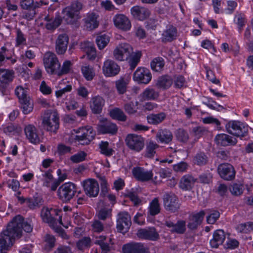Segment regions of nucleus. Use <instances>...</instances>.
<instances>
[{
    "label": "nucleus",
    "instance_id": "f257e3e1",
    "mask_svg": "<svg viewBox=\"0 0 253 253\" xmlns=\"http://www.w3.org/2000/svg\"><path fill=\"white\" fill-rule=\"evenodd\" d=\"M20 217L18 216L12 222H9L6 229L0 235V253H7L13 244L16 236L20 234L19 228H17L20 223Z\"/></svg>",
    "mask_w": 253,
    "mask_h": 253
},
{
    "label": "nucleus",
    "instance_id": "f03ea898",
    "mask_svg": "<svg viewBox=\"0 0 253 253\" xmlns=\"http://www.w3.org/2000/svg\"><path fill=\"white\" fill-rule=\"evenodd\" d=\"M83 8V4L79 1H74L63 10V19L67 24H73L79 18L78 13Z\"/></svg>",
    "mask_w": 253,
    "mask_h": 253
},
{
    "label": "nucleus",
    "instance_id": "7ed1b4c3",
    "mask_svg": "<svg viewBox=\"0 0 253 253\" xmlns=\"http://www.w3.org/2000/svg\"><path fill=\"white\" fill-rule=\"evenodd\" d=\"M43 63L46 72L50 75H56L61 64L55 53L48 51L44 53Z\"/></svg>",
    "mask_w": 253,
    "mask_h": 253
},
{
    "label": "nucleus",
    "instance_id": "20e7f679",
    "mask_svg": "<svg viewBox=\"0 0 253 253\" xmlns=\"http://www.w3.org/2000/svg\"><path fill=\"white\" fill-rule=\"evenodd\" d=\"M15 94L18 97L24 114H28L33 109V103L29 97L27 96L26 91L21 86H18L15 90Z\"/></svg>",
    "mask_w": 253,
    "mask_h": 253
},
{
    "label": "nucleus",
    "instance_id": "39448f33",
    "mask_svg": "<svg viewBox=\"0 0 253 253\" xmlns=\"http://www.w3.org/2000/svg\"><path fill=\"white\" fill-rule=\"evenodd\" d=\"M227 132L235 136L243 137L248 133V126L239 121H232L226 125Z\"/></svg>",
    "mask_w": 253,
    "mask_h": 253
},
{
    "label": "nucleus",
    "instance_id": "423d86ee",
    "mask_svg": "<svg viewBox=\"0 0 253 253\" xmlns=\"http://www.w3.org/2000/svg\"><path fill=\"white\" fill-rule=\"evenodd\" d=\"M42 124L46 130L55 132L59 126V117L57 113L54 112L44 114Z\"/></svg>",
    "mask_w": 253,
    "mask_h": 253
},
{
    "label": "nucleus",
    "instance_id": "0eeeda50",
    "mask_svg": "<svg viewBox=\"0 0 253 253\" xmlns=\"http://www.w3.org/2000/svg\"><path fill=\"white\" fill-rule=\"evenodd\" d=\"M76 192V185L72 182H68L63 184L59 188L58 195L63 202H68L74 197Z\"/></svg>",
    "mask_w": 253,
    "mask_h": 253
},
{
    "label": "nucleus",
    "instance_id": "6e6552de",
    "mask_svg": "<svg viewBox=\"0 0 253 253\" xmlns=\"http://www.w3.org/2000/svg\"><path fill=\"white\" fill-rule=\"evenodd\" d=\"M165 209L171 212L177 211L180 208V204L176 196L172 192H167L163 196Z\"/></svg>",
    "mask_w": 253,
    "mask_h": 253
},
{
    "label": "nucleus",
    "instance_id": "1a4fd4ad",
    "mask_svg": "<svg viewBox=\"0 0 253 253\" xmlns=\"http://www.w3.org/2000/svg\"><path fill=\"white\" fill-rule=\"evenodd\" d=\"M126 146L135 152L141 151L144 147V139L140 135L135 134H128L125 139Z\"/></svg>",
    "mask_w": 253,
    "mask_h": 253
},
{
    "label": "nucleus",
    "instance_id": "9d476101",
    "mask_svg": "<svg viewBox=\"0 0 253 253\" xmlns=\"http://www.w3.org/2000/svg\"><path fill=\"white\" fill-rule=\"evenodd\" d=\"M20 6L26 10L22 13V17L28 20H31L35 17L36 11V9L39 7V4L34 3V0H20Z\"/></svg>",
    "mask_w": 253,
    "mask_h": 253
},
{
    "label": "nucleus",
    "instance_id": "9b49d317",
    "mask_svg": "<svg viewBox=\"0 0 253 253\" xmlns=\"http://www.w3.org/2000/svg\"><path fill=\"white\" fill-rule=\"evenodd\" d=\"M132 52L131 45L127 43L119 44L113 51V57L118 61H122L127 59Z\"/></svg>",
    "mask_w": 253,
    "mask_h": 253
},
{
    "label": "nucleus",
    "instance_id": "f8f14e48",
    "mask_svg": "<svg viewBox=\"0 0 253 253\" xmlns=\"http://www.w3.org/2000/svg\"><path fill=\"white\" fill-rule=\"evenodd\" d=\"M131 225V216L126 211H121L117 215V229L121 233L126 232Z\"/></svg>",
    "mask_w": 253,
    "mask_h": 253
},
{
    "label": "nucleus",
    "instance_id": "ddd939ff",
    "mask_svg": "<svg viewBox=\"0 0 253 253\" xmlns=\"http://www.w3.org/2000/svg\"><path fill=\"white\" fill-rule=\"evenodd\" d=\"M95 135L92 127L82 128L79 129L78 134L76 135L75 139L81 145H87L94 139Z\"/></svg>",
    "mask_w": 253,
    "mask_h": 253
},
{
    "label": "nucleus",
    "instance_id": "4468645a",
    "mask_svg": "<svg viewBox=\"0 0 253 253\" xmlns=\"http://www.w3.org/2000/svg\"><path fill=\"white\" fill-rule=\"evenodd\" d=\"M85 194L89 197H96L99 192L97 181L91 178L83 181L82 183Z\"/></svg>",
    "mask_w": 253,
    "mask_h": 253
},
{
    "label": "nucleus",
    "instance_id": "2eb2a0df",
    "mask_svg": "<svg viewBox=\"0 0 253 253\" xmlns=\"http://www.w3.org/2000/svg\"><path fill=\"white\" fill-rule=\"evenodd\" d=\"M120 66L114 60H106L102 66V72L106 77H112L117 75L120 72Z\"/></svg>",
    "mask_w": 253,
    "mask_h": 253
},
{
    "label": "nucleus",
    "instance_id": "dca6fc26",
    "mask_svg": "<svg viewBox=\"0 0 253 253\" xmlns=\"http://www.w3.org/2000/svg\"><path fill=\"white\" fill-rule=\"evenodd\" d=\"M220 176L226 180H232L235 176V170L230 164L224 163L219 165L217 168Z\"/></svg>",
    "mask_w": 253,
    "mask_h": 253
},
{
    "label": "nucleus",
    "instance_id": "f3484780",
    "mask_svg": "<svg viewBox=\"0 0 253 253\" xmlns=\"http://www.w3.org/2000/svg\"><path fill=\"white\" fill-rule=\"evenodd\" d=\"M133 80L139 83L147 84L152 79V75L150 70L144 67L137 69L133 76Z\"/></svg>",
    "mask_w": 253,
    "mask_h": 253
},
{
    "label": "nucleus",
    "instance_id": "a211bd4d",
    "mask_svg": "<svg viewBox=\"0 0 253 253\" xmlns=\"http://www.w3.org/2000/svg\"><path fill=\"white\" fill-rule=\"evenodd\" d=\"M123 253H149V249L141 243H130L124 245Z\"/></svg>",
    "mask_w": 253,
    "mask_h": 253
},
{
    "label": "nucleus",
    "instance_id": "6ab92c4d",
    "mask_svg": "<svg viewBox=\"0 0 253 253\" xmlns=\"http://www.w3.org/2000/svg\"><path fill=\"white\" fill-rule=\"evenodd\" d=\"M97 128L98 131L102 134L111 133L114 134L117 132L118 130L115 124L105 119L100 120Z\"/></svg>",
    "mask_w": 253,
    "mask_h": 253
},
{
    "label": "nucleus",
    "instance_id": "aec40b11",
    "mask_svg": "<svg viewBox=\"0 0 253 253\" xmlns=\"http://www.w3.org/2000/svg\"><path fill=\"white\" fill-rule=\"evenodd\" d=\"M54 214L58 215V211L55 209L49 210L45 207L42 208L41 213L42 220L53 228L56 225V219L52 216Z\"/></svg>",
    "mask_w": 253,
    "mask_h": 253
},
{
    "label": "nucleus",
    "instance_id": "412c9836",
    "mask_svg": "<svg viewBox=\"0 0 253 253\" xmlns=\"http://www.w3.org/2000/svg\"><path fill=\"white\" fill-rule=\"evenodd\" d=\"M130 12L134 18L140 21L147 19L151 15L149 8L138 5L131 7Z\"/></svg>",
    "mask_w": 253,
    "mask_h": 253
},
{
    "label": "nucleus",
    "instance_id": "4be33fe9",
    "mask_svg": "<svg viewBox=\"0 0 253 253\" xmlns=\"http://www.w3.org/2000/svg\"><path fill=\"white\" fill-rule=\"evenodd\" d=\"M137 235L140 238L151 241H156L159 238V235L154 227L140 229Z\"/></svg>",
    "mask_w": 253,
    "mask_h": 253
},
{
    "label": "nucleus",
    "instance_id": "5701e85b",
    "mask_svg": "<svg viewBox=\"0 0 253 253\" xmlns=\"http://www.w3.org/2000/svg\"><path fill=\"white\" fill-rule=\"evenodd\" d=\"M24 132L26 138L32 143L37 144L40 143L41 140L38 133V129L33 125H28L24 128Z\"/></svg>",
    "mask_w": 253,
    "mask_h": 253
},
{
    "label": "nucleus",
    "instance_id": "b1692460",
    "mask_svg": "<svg viewBox=\"0 0 253 253\" xmlns=\"http://www.w3.org/2000/svg\"><path fill=\"white\" fill-rule=\"evenodd\" d=\"M113 21L116 27L123 31H128L131 28L130 20L124 14L116 15L113 18Z\"/></svg>",
    "mask_w": 253,
    "mask_h": 253
},
{
    "label": "nucleus",
    "instance_id": "393cba45",
    "mask_svg": "<svg viewBox=\"0 0 253 253\" xmlns=\"http://www.w3.org/2000/svg\"><path fill=\"white\" fill-rule=\"evenodd\" d=\"M133 176L141 181H147L151 180L153 176L152 170H145L140 167L134 168L132 169Z\"/></svg>",
    "mask_w": 253,
    "mask_h": 253
},
{
    "label": "nucleus",
    "instance_id": "a878e982",
    "mask_svg": "<svg viewBox=\"0 0 253 253\" xmlns=\"http://www.w3.org/2000/svg\"><path fill=\"white\" fill-rule=\"evenodd\" d=\"M214 140L218 145L222 146L235 145L237 143V140L231 136L225 133L217 134Z\"/></svg>",
    "mask_w": 253,
    "mask_h": 253
},
{
    "label": "nucleus",
    "instance_id": "bb28decb",
    "mask_svg": "<svg viewBox=\"0 0 253 253\" xmlns=\"http://www.w3.org/2000/svg\"><path fill=\"white\" fill-rule=\"evenodd\" d=\"M105 104V100L99 95L94 96L90 99L89 105L92 112L94 114L101 113Z\"/></svg>",
    "mask_w": 253,
    "mask_h": 253
},
{
    "label": "nucleus",
    "instance_id": "cd10ccee",
    "mask_svg": "<svg viewBox=\"0 0 253 253\" xmlns=\"http://www.w3.org/2000/svg\"><path fill=\"white\" fill-rule=\"evenodd\" d=\"M206 213L204 211H201L196 213L190 215L187 227L190 230H195L200 225L204 219Z\"/></svg>",
    "mask_w": 253,
    "mask_h": 253
},
{
    "label": "nucleus",
    "instance_id": "c85d7f7f",
    "mask_svg": "<svg viewBox=\"0 0 253 253\" xmlns=\"http://www.w3.org/2000/svg\"><path fill=\"white\" fill-rule=\"evenodd\" d=\"M165 225L170 228V231L171 233L182 234L186 231V222L184 220H178L176 223H174L170 220H166Z\"/></svg>",
    "mask_w": 253,
    "mask_h": 253
},
{
    "label": "nucleus",
    "instance_id": "c756f323",
    "mask_svg": "<svg viewBox=\"0 0 253 253\" xmlns=\"http://www.w3.org/2000/svg\"><path fill=\"white\" fill-rule=\"evenodd\" d=\"M69 38L66 34L59 35L56 41L55 50L58 54H63L67 50Z\"/></svg>",
    "mask_w": 253,
    "mask_h": 253
},
{
    "label": "nucleus",
    "instance_id": "7c9ffc66",
    "mask_svg": "<svg viewBox=\"0 0 253 253\" xmlns=\"http://www.w3.org/2000/svg\"><path fill=\"white\" fill-rule=\"evenodd\" d=\"M98 16L94 13H87L84 19V27L88 30H92L96 28L99 25Z\"/></svg>",
    "mask_w": 253,
    "mask_h": 253
},
{
    "label": "nucleus",
    "instance_id": "2f4dec72",
    "mask_svg": "<svg viewBox=\"0 0 253 253\" xmlns=\"http://www.w3.org/2000/svg\"><path fill=\"white\" fill-rule=\"evenodd\" d=\"M196 181L193 176L189 174L183 176L179 182V187L184 190H190L193 187Z\"/></svg>",
    "mask_w": 253,
    "mask_h": 253
},
{
    "label": "nucleus",
    "instance_id": "473e14b6",
    "mask_svg": "<svg viewBox=\"0 0 253 253\" xmlns=\"http://www.w3.org/2000/svg\"><path fill=\"white\" fill-rule=\"evenodd\" d=\"M225 239V234L223 230H217L213 234V238L210 241V244L212 248H217L221 245Z\"/></svg>",
    "mask_w": 253,
    "mask_h": 253
},
{
    "label": "nucleus",
    "instance_id": "72a5a7b5",
    "mask_svg": "<svg viewBox=\"0 0 253 253\" xmlns=\"http://www.w3.org/2000/svg\"><path fill=\"white\" fill-rule=\"evenodd\" d=\"M173 135L171 132L167 129H160L156 134V138L158 142L168 144L172 140Z\"/></svg>",
    "mask_w": 253,
    "mask_h": 253
},
{
    "label": "nucleus",
    "instance_id": "f704fd0d",
    "mask_svg": "<svg viewBox=\"0 0 253 253\" xmlns=\"http://www.w3.org/2000/svg\"><path fill=\"white\" fill-rule=\"evenodd\" d=\"M176 28L172 25H169L162 34V41L163 42H171L176 38Z\"/></svg>",
    "mask_w": 253,
    "mask_h": 253
},
{
    "label": "nucleus",
    "instance_id": "c9c22d12",
    "mask_svg": "<svg viewBox=\"0 0 253 253\" xmlns=\"http://www.w3.org/2000/svg\"><path fill=\"white\" fill-rule=\"evenodd\" d=\"M173 81L171 77L165 75L159 77L156 83V86L164 89L169 88L172 84Z\"/></svg>",
    "mask_w": 253,
    "mask_h": 253
},
{
    "label": "nucleus",
    "instance_id": "e433bc0d",
    "mask_svg": "<svg viewBox=\"0 0 253 253\" xmlns=\"http://www.w3.org/2000/svg\"><path fill=\"white\" fill-rule=\"evenodd\" d=\"M166 116V114L164 112H161L158 114H152L147 117V120L149 124L156 125L165 120Z\"/></svg>",
    "mask_w": 253,
    "mask_h": 253
},
{
    "label": "nucleus",
    "instance_id": "4c0bfd02",
    "mask_svg": "<svg viewBox=\"0 0 253 253\" xmlns=\"http://www.w3.org/2000/svg\"><path fill=\"white\" fill-rule=\"evenodd\" d=\"M81 47L86 53L90 59H95L96 55V49L91 42H84L81 44Z\"/></svg>",
    "mask_w": 253,
    "mask_h": 253
},
{
    "label": "nucleus",
    "instance_id": "58836bf2",
    "mask_svg": "<svg viewBox=\"0 0 253 253\" xmlns=\"http://www.w3.org/2000/svg\"><path fill=\"white\" fill-rule=\"evenodd\" d=\"M144 100H154L159 96V92L151 87L146 88L141 94Z\"/></svg>",
    "mask_w": 253,
    "mask_h": 253
},
{
    "label": "nucleus",
    "instance_id": "ea45409f",
    "mask_svg": "<svg viewBox=\"0 0 253 253\" xmlns=\"http://www.w3.org/2000/svg\"><path fill=\"white\" fill-rule=\"evenodd\" d=\"M45 19L47 23L45 24L46 28L48 30L53 31L57 28L61 23L62 18L60 16H57L54 19H50L49 17H46Z\"/></svg>",
    "mask_w": 253,
    "mask_h": 253
},
{
    "label": "nucleus",
    "instance_id": "a19ab883",
    "mask_svg": "<svg viewBox=\"0 0 253 253\" xmlns=\"http://www.w3.org/2000/svg\"><path fill=\"white\" fill-rule=\"evenodd\" d=\"M18 216L20 217L21 218V220L20 219L19 221V225L18 224V226H17V228H18V229L19 228L20 230V234L19 236L16 237V238H19L22 236V229H23L27 233H30L32 231L33 228V226H32L30 223H29L27 222H24V218H23L22 216H21L20 215L16 216L14 218H13V219L11 220L10 222H12L14 219Z\"/></svg>",
    "mask_w": 253,
    "mask_h": 253
},
{
    "label": "nucleus",
    "instance_id": "79ce46f5",
    "mask_svg": "<svg viewBox=\"0 0 253 253\" xmlns=\"http://www.w3.org/2000/svg\"><path fill=\"white\" fill-rule=\"evenodd\" d=\"M14 72L12 70L0 69V82L3 83H9L13 80Z\"/></svg>",
    "mask_w": 253,
    "mask_h": 253
},
{
    "label": "nucleus",
    "instance_id": "37998d69",
    "mask_svg": "<svg viewBox=\"0 0 253 253\" xmlns=\"http://www.w3.org/2000/svg\"><path fill=\"white\" fill-rule=\"evenodd\" d=\"M176 139L183 143H186L189 139V135L188 132L183 128H179L175 132Z\"/></svg>",
    "mask_w": 253,
    "mask_h": 253
},
{
    "label": "nucleus",
    "instance_id": "c03bdc74",
    "mask_svg": "<svg viewBox=\"0 0 253 253\" xmlns=\"http://www.w3.org/2000/svg\"><path fill=\"white\" fill-rule=\"evenodd\" d=\"M149 213L152 216H155L160 212L161 208L158 198H155L150 203Z\"/></svg>",
    "mask_w": 253,
    "mask_h": 253
},
{
    "label": "nucleus",
    "instance_id": "a18cd8bd",
    "mask_svg": "<svg viewBox=\"0 0 253 253\" xmlns=\"http://www.w3.org/2000/svg\"><path fill=\"white\" fill-rule=\"evenodd\" d=\"M43 203L42 199L39 196L34 197L32 198L26 199L27 206L31 209H34L40 207Z\"/></svg>",
    "mask_w": 253,
    "mask_h": 253
},
{
    "label": "nucleus",
    "instance_id": "49530a36",
    "mask_svg": "<svg viewBox=\"0 0 253 253\" xmlns=\"http://www.w3.org/2000/svg\"><path fill=\"white\" fill-rule=\"evenodd\" d=\"M110 116L114 119L120 121H126V116L121 109L118 108H114L110 112Z\"/></svg>",
    "mask_w": 253,
    "mask_h": 253
},
{
    "label": "nucleus",
    "instance_id": "de8ad7c7",
    "mask_svg": "<svg viewBox=\"0 0 253 253\" xmlns=\"http://www.w3.org/2000/svg\"><path fill=\"white\" fill-rule=\"evenodd\" d=\"M164 65V60L162 57L155 58L151 63V69L156 72L162 71Z\"/></svg>",
    "mask_w": 253,
    "mask_h": 253
},
{
    "label": "nucleus",
    "instance_id": "09e8293b",
    "mask_svg": "<svg viewBox=\"0 0 253 253\" xmlns=\"http://www.w3.org/2000/svg\"><path fill=\"white\" fill-rule=\"evenodd\" d=\"M159 145L152 141H150L147 145L146 148L145 157L149 158H152L156 154L155 150L158 148Z\"/></svg>",
    "mask_w": 253,
    "mask_h": 253
},
{
    "label": "nucleus",
    "instance_id": "8fccbe9b",
    "mask_svg": "<svg viewBox=\"0 0 253 253\" xmlns=\"http://www.w3.org/2000/svg\"><path fill=\"white\" fill-rule=\"evenodd\" d=\"M207 131L205 127L201 126H196L192 127L190 129L191 134L198 139L202 137Z\"/></svg>",
    "mask_w": 253,
    "mask_h": 253
},
{
    "label": "nucleus",
    "instance_id": "3c124183",
    "mask_svg": "<svg viewBox=\"0 0 253 253\" xmlns=\"http://www.w3.org/2000/svg\"><path fill=\"white\" fill-rule=\"evenodd\" d=\"M194 161L198 166H204L208 163V158L204 152H200L195 155Z\"/></svg>",
    "mask_w": 253,
    "mask_h": 253
},
{
    "label": "nucleus",
    "instance_id": "603ef678",
    "mask_svg": "<svg viewBox=\"0 0 253 253\" xmlns=\"http://www.w3.org/2000/svg\"><path fill=\"white\" fill-rule=\"evenodd\" d=\"M72 63L69 60L65 61L60 68L57 70L56 75L61 76L69 73L71 70Z\"/></svg>",
    "mask_w": 253,
    "mask_h": 253
},
{
    "label": "nucleus",
    "instance_id": "864d4df0",
    "mask_svg": "<svg viewBox=\"0 0 253 253\" xmlns=\"http://www.w3.org/2000/svg\"><path fill=\"white\" fill-rule=\"evenodd\" d=\"M142 55L140 51L136 52L129 59L128 64L131 70H133L138 65Z\"/></svg>",
    "mask_w": 253,
    "mask_h": 253
},
{
    "label": "nucleus",
    "instance_id": "5fc2aeb1",
    "mask_svg": "<svg viewBox=\"0 0 253 253\" xmlns=\"http://www.w3.org/2000/svg\"><path fill=\"white\" fill-rule=\"evenodd\" d=\"M237 230L241 233H247L253 231V222H247L238 225Z\"/></svg>",
    "mask_w": 253,
    "mask_h": 253
},
{
    "label": "nucleus",
    "instance_id": "6e6d98bb",
    "mask_svg": "<svg viewBox=\"0 0 253 253\" xmlns=\"http://www.w3.org/2000/svg\"><path fill=\"white\" fill-rule=\"evenodd\" d=\"M138 104V102H136V105H134L133 102H127L124 104V109L128 114L134 115L137 112V108L136 106Z\"/></svg>",
    "mask_w": 253,
    "mask_h": 253
},
{
    "label": "nucleus",
    "instance_id": "4d7b16f0",
    "mask_svg": "<svg viewBox=\"0 0 253 253\" xmlns=\"http://www.w3.org/2000/svg\"><path fill=\"white\" fill-rule=\"evenodd\" d=\"M109 42V37L105 34L98 36L96 39V42L99 49L104 48Z\"/></svg>",
    "mask_w": 253,
    "mask_h": 253
},
{
    "label": "nucleus",
    "instance_id": "13d9d810",
    "mask_svg": "<svg viewBox=\"0 0 253 253\" xmlns=\"http://www.w3.org/2000/svg\"><path fill=\"white\" fill-rule=\"evenodd\" d=\"M82 72L84 77L87 81L92 80L95 75L93 68L89 66H85L82 67Z\"/></svg>",
    "mask_w": 253,
    "mask_h": 253
},
{
    "label": "nucleus",
    "instance_id": "bf43d9fd",
    "mask_svg": "<svg viewBox=\"0 0 253 253\" xmlns=\"http://www.w3.org/2000/svg\"><path fill=\"white\" fill-rule=\"evenodd\" d=\"M229 190L233 195L239 196L243 193L244 186L241 184L234 183L230 186Z\"/></svg>",
    "mask_w": 253,
    "mask_h": 253
},
{
    "label": "nucleus",
    "instance_id": "052dcab7",
    "mask_svg": "<svg viewBox=\"0 0 253 253\" xmlns=\"http://www.w3.org/2000/svg\"><path fill=\"white\" fill-rule=\"evenodd\" d=\"M87 154L84 151H81L78 153L72 155L70 160L74 163H78L85 160Z\"/></svg>",
    "mask_w": 253,
    "mask_h": 253
},
{
    "label": "nucleus",
    "instance_id": "680f3d73",
    "mask_svg": "<svg viewBox=\"0 0 253 253\" xmlns=\"http://www.w3.org/2000/svg\"><path fill=\"white\" fill-rule=\"evenodd\" d=\"M45 242L44 249L49 252L55 246V238L52 235H47Z\"/></svg>",
    "mask_w": 253,
    "mask_h": 253
},
{
    "label": "nucleus",
    "instance_id": "e2e57ef3",
    "mask_svg": "<svg viewBox=\"0 0 253 253\" xmlns=\"http://www.w3.org/2000/svg\"><path fill=\"white\" fill-rule=\"evenodd\" d=\"M99 148L101 153L107 156H110L113 154V150L109 147V143L107 141H101L99 144Z\"/></svg>",
    "mask_w": 253,
    "mask_h": 253
},
{
    "label": "nucleus",
    "instance_id": "0e129e2a",
    "mask_svg": "<svg viewBox=\"0 0 253 253\" xmlns=\"http://www.w3.org/2000/svg\"><path fill=\"white\" fill-rule=\"evenodd\" d=\"M112 209L108 208H103L99 211L98 217L101 220H105L111 216Z\"/></svg>",
    "mask_w": 253,
    "mask_h": 253
},
{
    "label": "nucleus",
    "instance_id": "69168bd1",
    "mask_svg": "<svg viewBox=\"0 0 253 253\" xmlns=\"http://www.w3.org/2000/svg\"><path fill=\"white\" fill-rule=\"evenodd\" d=\"M91 240L89 237H84L80 240L77 243L78 248L80 250H83L90 246Z\"/></svg>",
    "mask_w": 253,
    "mask_h": 253
},
{
    "label": "nucleus",
    "instance_id": "338daca9",
    "mask_svg": "<svg viewBox=\"0 0 253 253\" xmlns=\"http://www.w3.org/2000/svg\"><path fill=\"white\" fill-rule=\"evenodd\" d=\"M127 84L126 81L124 79L116 81V87L120 94H124L126 91Z\"/></svg>",
    "mask_w": 253,
    "mask_h": 253
},
{
    "label": "nucleus",
    "instance_id": "774afa93",
    "mask_svg": "<svg viewBox=\"0 0 253 253\" xmlns=\"http://www.w3.org/2000/svg\"><path fill=\"white\" fill-rule=\"evenodd\" d=\"M234 21L237 24L240 32H241L242 28L245 26L246 22L245 16L242 14H238L235 15Z\"/></svg>",
    "mask_w": 253,
    "mask_h": 253
}]
</instances>
